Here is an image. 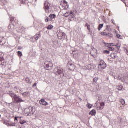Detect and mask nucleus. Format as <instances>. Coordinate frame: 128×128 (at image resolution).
<instances>
[{
	"instance_id": "34",
	"label": "nucleus",
	"mask_w": 128,
	"mask_h": 128,
	"mask_svg": "<svg viewBox=\"0 0 128 128\" xmlns=\"http://www.w3.org/2000/svg\"><path fill=\"white\" fill-rule=\"evenodd\" d=\"M14 17L10 16V22H12L14 20Z\"/></svg>"
},
{
	"instance_id": "7",
	"label": "nucleus",
	"mask_w": 128,
	"mask_h": 128,
	"mask_svg": "<svg viewBox=\"0 0 128 128\" xmlns=\"http://www.w3.org/2000/svg\"><path fill=\"white\" fill-rule=\"evenodd\" d=\"M68 67L69 68L70 70L73 72V70H76V65L70 62H68Z\"/></svg>"
},
{
	"instance_id": "19",
	"label": "nucleus",
	"mask_w": 128,
	"mask_h": 128,
	"mask_svg": "<svg viewBox=\"0 0 128 128\" xmlns=\"http://www.w3.org/2000/svg\"><path fill=\"white\" fill-rule=\"evenodd\" d=\"M24 98H26L28 94H30V92H24V93L22 94Z\"/></svg>"
},
{
	"instance_id": "44",
	"label": "nucleus",
	"mask_w": 128,
	"mask_h": 128,
	"mask_svg": "<svg viewBox=\"0 0 128 128\" xmlns=\"http://www.w3.org/2000/svg\"><path fill=\"white\" fill-rule=\"evenodd\" d=\"M0 62H2V60H4V58H0Z\"/></svg>"
},
{
	"instance_id": "20",
	"label": "nucleus",
	"mask_w": 128,
	"mask_h": 128,
	"mask_svg": "<svg viewBox=\"0 0 128 128\" xmlns=\"http://www.w3.org/2000/svg\"><path fill=\"white\" fill-rule=\"evenodd\" d=\"M96 110H92V112H90L89 113V114H91V116H96Z\"/></svg>"
},
{
	"instance_id": "21",
	"label": "nucleus",
	"mask_w": 128,
	"mask_h": 128,
	"mask_svg": "<svg viewBox=\"0 0 128 128\" xmlns=\"http://www.w3.org/2000/svg\"><path fill=\"white\" fill-rule=\"evenodd\" d=\"M49 18H50L51 20H54V18H56V15L55 14H50L49 16Z\"/></svg>"
},
{
	"instance_id": "18",
	"label": "nucleus",
	"mask_w": 128,
	"mask_h": 128,
	"mask_svg": "<svg viewBox=\"0 0 128 128\" xmlns=\"http://www.w3.org/2000/svg\"><path fill=\"white\" fill-rule=\"evenodd\" d=\"M101 36H110V34L106 32H102L100 33Z\"/></svg>"
},
{
	"instance_id": "47",
	"label": "nucleus",
	"mask_w": 128,
	"mask_h": 128,
	"mask_svg": "<svg viewBox=\"0 0 128 128\" xmlns=\"http://www.w3.org/2000/svg\"><path fill=\"white\" fill-rule=\"evenodd\" d=\"M98 106V102H96V104H95V106Z\"/></svg>"
},
{
	"instance_id": "46",
	"label": "nucleus",
	"mask_w": 128,
	"mask_h": 128,
	"mask_svg": "<svg viewBox=\"0 0 128 128\" xmlns=\"http://www.w3.org/2000/svg\"><path fill=\"white\" fill-rule=\"evenodd\" d=\"M117 36L118 38H120V35H118Z\"/></svg>"
},
{
	"instance_id": "13",
	"label": "nucleus",
	"mask_w": 128,
	"mask_h": 128,
	"mask_svg": "<svg viewBox=\"0 0 128 128\" xmlns=\"http://www.w3.org/2000/svg\"><path fill=\"white\" fill-rule=\"evenodd\" d=\"M70 92L71 94H74L76 92V88L74 87H72L70 88Z\"/></svg>"
},
{
	"instance_id": "26",
	"label": "nucleus",
	"mask_w": 128,
	"mask_h": 128,
	"mask_svg": "<svg viewBox=\"0 0 128 128\" xmlns=\"http://www.w3.org/2000/svg\"><path fill=\"white\" fill-rule=\"evenodd\" d=\"M52 28H54L52 25H50L47 27V29L48 30H52Z\"/></svg>"
},
{
	"instance_id": "39",
	"label": "nucleus",
	"mask_w": 128,
	"mask_h": 128,
	"mask_svg": "<svg viewBox=\"0 0 128 128\" xmlns=\"http://www.w3.org/2000/svg\"><path fill=\"white\" fill-rule=\"evenodd\" d=\"M45 22H50V20L48 17L46 18V19L45 20Z\"/></svg>"
},
{
	"instance_id": "4",
	"label": "nucleus",
	"mask_w": 128,
	"mask_h": 128,
	"mask_svg": "<svg viewBox=\"0 0 128 128\" xmlns=\"http://www.w3.org/2000/svg\"><path fill=\"white\" fill-rule=\"evenodd\" d=\"M99 70H104L106 68V64L104 61V60H101L100 61V64L98 66Z\"/></svg>"
},
{
	"instance_id": "8",
	"label": "nucleus",
	"mask_w": 128,
	"mask_h": 128,
	"mask_svg": "<svg viewBox=\"0 0 128 128\" xmlns=\"http://www.w3.org/2000/svg\"><path fill=\"white\" fill-rule=\"evenodd\" d=\"M74 11H70L69 15V20L72 22L74 18Z\"/></svg>"
},
{
	"instance_id": "1",
	"label": "nucleus",
	"mask_w": 128,
	"mask_h": 128,
	"mask_svg": "<svg viewBox=\"0 0 128 128\" xmlns=\"http://www.w3.org/2000/svg\"><path fill=\"white\" fill-rule=\"evenodd\" d=\"M9 95L10 96H11V98H12L13 100L14 101V102H16V104H20V102H26V100L20 98L16 94L12 92H10Z\"/></svg>"
},
{
	"instance_id": "29",
	"label": "nucleus",
	"mask_w": 128,
	"mask_h": 128,
	"mask_svg": "<svg viewBox=\"0 0 128 128\" xmlns=\"http://www.w3.org/2000/svg\"><path fill=\"white\" fill-rule=\"evenodd\" d=\"M20 124H26V121L24 120H20Z\"/></svg>"
},
{
	"instance_id": "11",
	"label": "nucleus",
	"mask_w": 128,
	"mask_h": 128,
	"mask_svg": "<svg viewBox=\"0 0 128 128\" xmlns=\"http://www.w3.org/2000/svg\"><path fill=\"white\" fill-rule=\"evenodd\" d=\"M40 104H42V106H48V102H46L44 99H42L40 100Z\"/></svg>"
},
{
	"instance_id": "49",
	"label": "nucleus",
	"mask_w": 128,
	"mask_h": 128,
	"mask_svg": "<svg viewBox=\"0 0 128 128\" xmlns=\"http://www.w3.org/2000/svg\"><path fill=\"white\" fill-rule=\"evenodd\" d=\"M18 50H20V48H18Z\"/></svg>"
},
{
	"instance_id": "43",
	"label": "nucleus",
	"mask_w": 128,
	"mask_h": 128,
	"mask_svg": "<svg viewBox=\"0 0 128 128\" xmlns=\"http://www.w3.org/2000/svg\"><path fill=\"white\" fill-rule=\"evenodd\" d=\"M93 80H98V78H94Z\"/></svg>"
},
{
	"instance_id": "50",
	"label": "nucleus",
	"mask_w": 128,
	"mask_h": 128,
	"mask_svg": "<svg viewBox=\"0 0 128 128\" xmlns=\"http://www.w3.org/2000/svg\"><path fill=\"white\" fill-rule=\"evenodd\" d=\"M50 20H52V19Z\"/></svg>"
},
{
	"instance_id": "41",
	"label": "nucleus",
	"mask_w": 128,
	"mask_h": 128,
	"mask_svg": "<svg viewBox=\"0 0 128 128\" xmlns=\"http://www.w3.org/2000/svg\"><path fill=\"white\" fill-rule=\"evenodd\" d=\"M110 26H107V28H106V29H107V30H108V32H110Z\"/></svg>"
},
{
	"instance_id": "27",
	"label": "nucleus",
	"mask_w": 128,
	"mask_h": 128,
	"mask_svg": "<svg viewBox=\"0 0 128 128\" xmlns=\"http://www.w3.org/2000/svg\"><path fill=\"white\" fill-rule=\"evenodd\" d=\"M8 126H16L14 123H8Z\"/></svg>"
},
{
	"instance_id": "42",
	"label": "nucleus",
	"mask_w": 128,
	"mask_h": 128,
	"mask_svg": "<svg viewBox=\"0 0 128 128\" xmlns=\"http://www.w3.org/2000/svg\"><path fill=\"white\" fill-rule=\"evenodd\" d=\"M36 83H35L33 86H32V87L33 88H36Z\"/></svg>"
},
{
	"instance_id": "48",
	"label": "nucleus",
	"mask_w": 128,
	"mask_h": 128,
	"mask_svg": "<svg viewBox=\"0 0 128 128\" xmlns=\"http://www.w3.org/2000/svg\"><path fill=\"white\" fill-rule=\"evenodd\" d=\"M0 118H2V115L0 114Z\"/></svg>"
},
{
	"instance_id": "35",
	"label": "nucleus",
	"mask_w": 128,
	"mask_h": 128,
	"mask_svg": "<svg viewBox=\"0 0 128 128\" xmlns=\"http://www.w3.org/2000/svg\"><path fill=\"white\" fill-rule=\"evenodd\" d=\"M28 110H30V109L26 108L24 110V112L26 114V116H28Z\"/></svg>"
},
{
	"instance_id": "32",
	"label": "nucleus",
	"mask_w": 128,
	"mask_h": 128,
	"mask_svg": "<svg viewBox=\"0 0 128 128\" xmlns=\"http://www.w3.org/2000/svg\"><path fill=\"white\" fill-rule=\"evenodd\" d=\"M87 108L90 109L92 108V105L88 103V104H87Z\"/></svg>"
},
{
	"instance_id": "12",
	"label": "nucleus",
	"mask_w": 128,
	"mask_h": 128,
	"mask_svg": "<svg viewBox=\"0 0 128 128\" xmlns=\"http://www.w3.org/2000/svg\"><path fill=\"white\" fill-rule=\"evenodd\" d=\"M15 26L14 24H12V23L10 22V26L8 27V28L10 32L14 30Z\"/></svg>"
},
{
	"instance_id": "16",
	"label": "nucleus",
	"mask_w": 128,
	"mask_h": 128,
	"mask_svg": "<svg viewBox=\"0 0 128 128\" xmlns=\"http://www.w3.org/2000/svg\"><path fill=\"white\" fill-rule=\"evenodd\" d=\"M104 102L100 103V106L98 110H104Z\"/></svg>"
},
{
	"instance_id": "24",
	"label": "nucleus",
	"mask_w": 128,
	"mask_h": 128,
	"mask_svg": "<svg viewBox=\"0 0 128 128\" xmlns=\"http://www.w3.org/2000/svg\"><path fill=\"white\" fill-rule=\"evenodd\" d=\"M102 28H104V24H100L98 27V30H100Z\"/></svg>"
},
{
	"instance_id": "14",
	"label": "nucleus",
	"mask_w": 128,
	"mask_h": 128,
	"mask_svg": "<svg viewBox=\"0 0 128 128\" xmlns=\"http://www.w3.org/2000/svg\"><path fill=\"white\" fill-rule=\"evenodd\" d=\"M110 56L113 60H116V58H118V55L116 53H112L110 55Z\"/></svg>"
},
{
	"instance_id": "25",
	"label": "nucleus",
	"mask_w": 128,
	"mask_h": 128,
	"mask_svg": "<svg viewBox=\"0 0 128 128\" xmlns=\"http://www.w3.org/2000/svg\"><path fill=\"white\" fill-rule=\"evenodd\" d=\"M2 122H3V124H6V126H8V124H9L8 121H6V120H4Z\"/></svg>"
},
{
	"instance_id": "5",
	"label": "nucleus",
	"mask_w": 128,
	"mask_h": 128,
	"mask_svg": "<svg viewBox=\"0 0 128 128\" xmlns=\"http://www.w3.org/2000/svg\"><path fill=\"white\" fill-rule=\"evenodd\" d=\"M58 37L59 40H63L66 38V34L60 31L58 32Z\"/></svg>"
},
{
	"instance_id": "33",
	"label": "nucleus",
	"mask_w": 128,
	"mask_h": 128,
	"mask_svg": "<svg viewBox=\"0 0 128 128\" xmlns=\"http://www.w3.org/2000/svg\"><path fill=\"white\" fill-rule=\"evenodd\" d=\"M20 2L22 4H26V0H20Z\"/></svg>"
},
{
	"instance_id": "17",
	"label": "nucleus",
	"mask_w": 128,
	"mask_h": 128,
	"mask_svg": "<svg viewBox=\"0 0 128 128\" xmlns=\"http://www.w3.org/2000/svg\"><path fill=\"white\" fill-rule=\"evenodd\" d=\"M106 46L108 48H110V46H114V43H108V44H106Z\"/></svg>"
},
{
	"instance_id": "9",
	"label": "nucleus",
	"mask_w": 128,
	"mask_h": 128,
	"mask_svg": "<svg viewBox=\"0 0 128 128\" xmlns=\"http://www.w3.org/2000/svg\"><path fill=\"white\" fill-rule=\"evenodd\" d=\"M42 36L40 34H36L32 38V40H34L33 42H38V38H40Z\"/></svg>"
},
{
	"instance_id": "40",
	"label": "nucleus",
	"mask_w": 128,
	"mask_h": 128,
	"mask_svg": "<svg viewBox=\"0 0 128 128\" xmlns=\"http://www.w3.org/2000/svg\"><path fill=\"white\" fill-rule=\"evenodd\" d=\"M18 118H20H20H22V117H16L15 120H18Z\"/></svg>"
},
{
	"instance_id": "45",
	"label": "nucleus",
	"mask_w": 128,
	"mask_h": 128,
	"mask_svg": "<svg viewBox=\"0 0 128 128\" xmlns=\"http://www.w3.org/2000/svg\"><path fill=\"white\" fill-rule=\"evenodd\" d=\"M112 24H114V20H112Z\"/></svg>"
},
{
	"instance_id": "10",
	"label": "nucleus",
	"mask_w": 128,
	"mask_h": 128,
	"mask_svg": "<svg viewBox=\"0 0 128 128\" xmlns=\"http://www.w3.org/2000/svg\"><path fill=\"white\" fill-rule=\"evenodd\" d=\"M6 42V40L4 37H0V46H4Z\"/></svg>"
},
{
	"instance_id": "38",
	"label": "nucleus",
	"mask_w": 128,
	"mask_h": 128,
	"mask_svg": "<svg viewBox=\"0 0 128 128\" xmlns=\"http://www.w3.org/2000/svg\"><path fill=\"white\" fill-rule=\"evenodd\" d=\"M104 53L106 54H110V51L108 50H104Z\"/></svg>"
},
{
	"instance_id": "36",
	"label": "nucleus",
	"mask_w": 128,
	"mask_h": 128,
	"mask_svg": "<svg viewBox=\"0 0 128 128\" xmlns=\"http://www.w3.org/2000/svg\"><path fill=\"white\" fill-rule=\"evenodd\" d=\"M64 16L65 18H68V16H70V12L66 13Z\"/></svg>"
},
{
	"instance_id": "23",
	"label": "nucleus",
	"mask_w": 128,
	"mask_h": 128,
	"mask_svg": "<svg viewBox=\"0 0 128 128\" xmlns=\"http://www.w3.org/2000/svg\"><path fill=\"white\" fill-rule=\"evenodd\" d=\"M120 102L122 106H124V104H126V101L124 100H120Z\"/></svg>"
},
{
	"instance_id": "37",
	"label": "nucleus",
	"mask_w": 128,
	"mask_h": 128,
	"mask_svg": "<svg viewBox=\"0 0 128 128\" xmlns=\"http://www.w3.org/2000/svg\"><path fill=\"white\" fill-rule=\"evenodd\" d=\"M124 4H125L126 6H128V0H125Z\"/></svg>"
},
{
	"instance_id": "3",
	"label": "nucleus",
	"mask_w": 128,
	"mask_h": 128,
	"mask_svg": "<svg viewBox=\"0 0 128 128\" xmlns=\"http://www.w3.org/2000/svg\"><path fill=\"white\" fill-rule=\"evenodd\" d=\"M44 66L46 70H52L54 68V64L50 61H46L44 63Z\"/></svg>"
},
{
	"instance_id": "30",
	"label": "nucleus",
	"mask_w": 128,
	"mask_h": 128,
	"mask_svg": "<svg viewBox=\"0 0 128 128\" xmlns=\"http://www.w3.org/2000/svg\"><path fill=\"white\" fill-rule=\"evenodd\" d=\"M18 56H20V58H22V53L20 51H18Z\"/></svg>"
},
{
	"instance_id": "2",
	"label": "nucleus",
	"mask_w": 128,
	"mask_h": 128,
	"mask_svg": "<svg viewBox=\"0 0 128 128\" xmlns=\"http://www.w3.org/2000/svg\"><path fill=\"white\" fill-rule=\"evenodd\" d=\"M54 72L56 76H64V69L60 68H56L54 70Z\"/></svg>"
},
{
	"instance_id": "22",
	"label": "nucleus",
	"mask_w": 128,
	"mask_h": 128,
	"mask_svg": "<svg viewBox=\"0 0 128 128\" xmlns=\"http://www.w3.org/2000/svg\"><path fill=\"white\" fill-rule=\"evenodd\" d=\"M117 90H124V86H117Z\"/></svg>"
},
{
	"instance_id": "28",
	"label": "nucleus",
	"mask_w": 128,
	"mask_h": 128,
	"mask_svg": "<svg viewBox=\"0 0 128 128\" xmlns=\"http://www.w3.org/2000/svg\"><path fill=\"white\" fill-rule=\"evenodd\" d=\"M86 26L88 28V30H89V32H90V25L86 24Z\"/></svg>"
},
{
	"instance_id": "15",
	"label": "nucleus",
	"mask_w": 128,
	"mask_h": 128,
	"mask_svg": "<svg viewBox=\"0 0 128 128\" xmlns=\"http://www.w3.org/2000/svg\"><path fill=\"white\" fill-rule=\"evenodd\" d=\"M64 6H63V8L64 10H66L68 8V2L66 0L64 1Z\"/></svg>"
},
{
	"instance_id": "31",
	"label": "nucleus",
	"mask_w": 128,
	"mask_h": 128,
	"mask_svg": "<svg viewBox=\"0 0 128 128\" xmlns=\"http://www.w3.org/2000/svg\"><path fill=\"white\" fill-rule=\"evenodd\" d=\"M108 50L112 52H114V50H116V49L114 47H111V48H108Z\"/></svg>"
},
{
	"instance_id": "6",
	"label": "nucleus",
	"mask_w": 128,
	"mask_h": 128,
	"mask_svg": "<svg viewBox=\"0 0 128 128\" xmlns=\"http://www.w3.org/2000/svg\"><path fill=\"white\" fill-rule=\"evenodd\" d=\"M50 4L48 3V2H46L44 3V8L46 12L48 13L50 12Z\"/></svg>"
}]
</instances>
